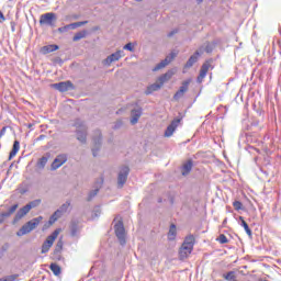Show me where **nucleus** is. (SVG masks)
Returning <instances> with one entry per match:
<instances>
[{
  "instance_id": "obj_1",
  "label": "nucleus",
  "mask_w": 281,
  "mask_h": 281,
  "mask_svg": "<svg viewBox=\"0 0 281 281\" xmlns=\"http://www.w3.org/2000/svg\"><path fill=\"white\" fill-rule=\"evenodd\" d=\"M74 126L76 127V139L80 142V144H87V137H89V128L80 119L75 121Z\"/></svg>"
},
{
  "instance_id": "obj_2",
  "label": "nucleus",
  "mask_w": 281,
  "mask_h": 281,
  "mask_svg": "<svg viewBox=\"0 0 281 281\" xmlns=\"http://www.w3.org/2000/svg\"><path fill=\"white\" fill-rule=\"evenodd\" d=\"M43 222V216L34 217L33 220L26 222L16 233V236H25L34 229L37 228L38 225Z\"/></svg>"
},
{
  "instance_id": "obj_3",
  "label": "nucleus",
  "mask_w": 281,
  "mask_h": 281,
  "mask_svg": "<svg viewBox=\"0 0 281 281\" xmlns=\"http://www.w3.org/2000/svg\"><path fill=\"white\" fill-rule=\"evenodd\" d=\"M131 173V168L128 166H123L120 168L116 181V188L122 190L124 186H126V181H128V175Z\"/></svg>"
},
{
  "instance_id": "obj_4",
  "label": "nucleus",
  "mask_w": 281,
  "mask_h": 281,
  "mask_svg": "<svg viewBox=\"0 0 281 281\" xmlns=\"http://www.w3.org/2000/svg\"><path fill=\"white\" fill-rule=\"evenodd\" d=\"M92 142H93L92 155L93 157H98V151L102 147V131L100 130L93 131Z\"/></svg>"
},
{
  "instance_id": "obj_5",
  "label": "nucleus",
  "mask_w": 281,
  "mask_h": 281,
  "mask_svg": "<svg viewBox=\"0 0 281 281\" xmlns=\"http://www.w3.org/2000/svg\"><path fill=\"white\" fill-rule=\"evenodd\" d=\"M115 236L120 241V245H126V228H124V222L119 221L114 225Z\"/></svg>"
},
{
  "instance_id": "obj_6",
  "label": "nucleus",
  "mask_w": 281,
  "mask_h": 281,
  "mask_svg": "<svg viewBox=\"0 0 281 281\" xmlns=\"http://www.w3.org/2000/svg\"><path fill=\"white\" fill-rule=\"evenodd\" d=\"M58 234H60L59 229H55L43 243L41 254H47L49 249H52L55 240L58 238Z\"/></svg>"
},
{
  "instance_id": "obj_7",
  "label": "nucleus",
  "mask_w": 281,
  "mask_h": 281,
  "mask_svg": "<svg viewBox=\"0 0 281 281\" xmlns=\"http://www.w3.org/2000/svg\"><path fill=\"white\" fill-rule=\"evenodd\" d=\"M56 21H57L56 13L54 12L44 13L40 18V25H49L50 27H54Z\"/></svg>"
},
{
  "instance_id": "obj_8",
  "label": "nucleus",
  "mask_w": 281,
  "mask_h": 281,
  "mask_svg": "<svg viewBox=\"0 0 281 281\" xmlns=\"http://www.w3.org/2000/svg\"><path fill=\"white\" fill-rule=\"evenodd\" d=\"M124 56H125L124 50H116L115 53L109 55L103 60V65H105L106 67H111L113 63H117V60H120L121 58H124Z\"/></svg>"
},
{
  "instance_id": "obj_9",
  "label": "nucleus",
  "mask_w": 281,
  "mask_h": 281,
  "mask_svg": "<svg viewBox=\"0 0 281 281\" xmlns=\"http://www.w3.org/2000/svg\"><path fill=\"white\" fill-rule=\"evenodd\" d=\"M210 69H214V67L212 66V59L206 60L201 69H200V74L198 76V82H203V80L205 79V76H207V71H210Z\"/></svg>"
},
{
  "instance_id": "obj_10",
  "label": "nucleus",
  "mask_w": 281,
  "mask_h": 281,
  "mask_svg": "<svg viewBox=\"0 0 281 281\" xmlns=\"http://www.w3.org/2000/svg\"><path fill=\"white\" fill-rule=\"evenodd\" d=\"M175 58H177V53L171 52L164 60H161L159 64L156 65V67L153 68V71H159V69L168 67V65H170V61L175 60Z\"/></svg>"
},
{
  "instance_id": "obj_11",
  "label": "nucleus",
  "mask_w": 281,
  "mask_h": 281,
  "mask_svg": "<svg viewBox=\"0 0 281 281\" xmlns=\"http://www.w3.org/2000/svg\"><path fill=\"white\" fill-rule=\"evenodd\" d=\"M179 124H181V119H173L165 131V137H172V135L179 127Z\"/></svg>"
},
{
  "instance_id": "obj_12",
  "label": "nucleus",
  "mask_w": 281,
  "mask_h": 281,
  "mask_svg": "<svg viewBox=\"0 0 281 281\" xmlns=\"http://www.w3.org/2000/svg\"><path fill=\"white\" fill-rule=\"evenodd\" d=\"M64 164H67V154H59L56 156L54 161L50 165L52 170H58Z\"/></svg>"
},
{
  "instance_id": "obj_13",
  "label": "nucleus",
  "mask_w": 281,
  "mask_h": 281,
  "mask_svg": "<svg viewBox=\"0 0 281 281\" xmlns=\"http://www.w3.org/2000/svg\"><path fill=\"white\" fill-rule=\"evenodd\" d=\"M53 89H56L61 93H65V91H69L70 89H74V83L71 81H61L58 83H53Z\"/></svg>"
},
{
  "instance_id": "obj_14",
  "label": "nucleus",
  "mask_w": 281,
  "mask_h": 281,
  "mask_svg": "<svg viewBox=\"0 0 281 281\" xmlns=\"http://www.w3.org/2000/svg\"><path fill=\"white\" fill-rule=\"evenodd\" d=\"M16 210H19V204H14L7 212L0 213V225L5 223V218H10V216H12Z\"/></svg>"
},
{
  "instance_id": "obj_15",
  "label": "nucleus",
  "mask_w": 281,
  "mask_h": 281,
  "mask_svg": "<svg viewBox=\"0 0 281 281\" xmlns=\"http://www.w3.org/2000/svg\"><path fill=\"white\" fill-rule=\"evenodd\" d=\"M139 117H142V108L133 109L131 111V125L135 126L139 122Z\"/></svg>"
},
{
  "instance_id": "obj_16",
  "label": "nucleus",
  "mask_w": 281,
  "mask_h": 281,
  "mask_svg": "<svg viewBox=\"0 0 281 281\" xmlns=\"http://www.w3.org/2000/svg\"><path fill=\"white\" fill-rule=\"evenodd\" d=\"M30 211L31 209L27 204L21 207L14 216V223H19V221H21L23 216H27V214H30Z\"/></svg>"
},
{
  "instance_id": "obj_17",
  "label": "nucleus",
  "mask_w": 281,
  "mask_h": 281,
  "mask_svg": "<svg viewBox=\"0 0 281 281\" xmlns=\"http://www.w3.org/2000/svg\"><path fill=\"white\" fill-rule=\"evenodd\" d=\"M193 249L194 248L192 246L182 244V246L180 247V250H179V256H180L181 260H184V258H188V256H190V254H192Z\"/></svg>"
},
{
  "instance_id": "obj_18",
  "label": "nucleus",
  "mask_w": 281,
  "mask_h": 281,
  "mask_svg": "<svg viewBox=\"0 0 281 281\" xmlns=\"http://www.w3.org/2000/svg\"><path fill=\"white\" fill-rule=\"evenodd\" d=\"M199 56H201V52L195 50V53L188 59L187 64L184 65V69H190L193 67L194 64L199 61Z\"/></svg>"
},
{
  "instance_id": "obj_19",
  "label": "nucleus",
  "mask_w": 281,
  "mask_h": 281,
  "mask_svg": "<svg viewBox=\"0 0 281 281\" xmlns=\"http://www.w3.org/2000/svg\"><path fill=\"white\" fill-rule=\"evenodd\" d=\"M61 251H63V239H59L55 246L54 251H53V260H60Z\"/></svg>"
},
{
  "instance_id": "obj_20",
  "label": "nucleus",
  "mask_w": 281,
  "mask_h": 281,
  "mask_svg": "<svg viewBox=\"0 0 281 281\" xmlns=\"http://www.w3.org/2000/svg\"><path fill=\"white\" fill-rule=\"evenodd\" d=\"M189 85V81H184L180 89L175 93L173 100H181V97L184 95V93L188 91Z\"/></svg>"
},
{
  "instance_id": "obj_21",
  "label": "nucleus",
  "mask_w": 281,
  "mask_h": 281,
  "mask_svg": "<svg viewBox=\"0 0 281 281\" xmlns=\"http://www.w3.org/2000/svg\"><path fill=\"white\" fill-rule=\"evenodd\" d=\"M189 85V81H184L180 89L175 93L173 100H181V97L184 95V93L188 91Z\"/></svg>"
},
{
  "instance_id": "obj_22",
  "label": "nucleus",
  "mask_w": 281,
  "mask_h": 281,
  "mask_svg": "<svg viewBox=\"0 0 281 281\" xmlns=\"http://www.w3.org/2000/svg\"><path fill=\"white\" fill-rule=\"evenodd\" d=\"M189 85V81H184L180 89L175 93L173 100H181V97L184 95V93L188 91Z\"/></svg>"
},
{
  "instance_id": "obj_23",
  "label": "nucleus",
  "mask_w": 281,
  "mask_h": 281,
  "mask_svg": "<svg viewBox=\"0 0 281 281\" xmlns=\"http://www.w3.org/2000/svg\"><path fill=\"white\" fill-rule=\"evenodd\" d=\"M189 85V81H184L180 89L175 93L173 100H181V97L184 95V93L188 91Z\"/></svg>"
},
{
  "instance_id": "obj_24",
  "label": "nucleus",
  "mask_w": 281,
  "mask_h": 281,
  "mask_svg": "<svg viewBox=\"0 0 281 281\" xmlns=\"http://www.w3.org/2000/svg\"><path fill=\"white\" fill-rule=\"evenodd\" d=\"M194 166V162L192 160H188L182 165L181 175L182 177H188L190 172H192V167Z\"/></svg>"
},
{
  "instance_id": "obj_25",
  "label": "nucleus",
  "mask_w": 281,
  "mask_h": 281,
  "mask_svg": "<svg viewBox=\"0 0 281 281\" xmlns=\"http://www.w3.org/2000/svg\"><path fill=\"white\" fill-rule=\"evenodd\" d=\"M214 43L206 42L198 49V52H200V55L203 54V52H206V54H212V52H214Z\"/></svg>"
},
{
  "instance_id": "obj_26",
  "label": "nucleus",
  "mask_w": 281,
  "mask_h": 281,
  "mask_svg": "<svg viewBox=\"0 0 281 281\" xmlns=\"http://www.w3.org/2000/svg\"><path fill=\"white\" fill-rule=\"evenodd\" d=\"M175 76V71L173 70H168L166 74L161 75L158 78V82L161 87H164L165 82H168V80H170L172 77Z\"/></svg>"
},
{
  "instance_id": "obj_27",
  "label": "nucleus",
  "mask_w": 281,
  "mask_h": 281,
  "mask_svg": "<svg viewBox=\"0 0 281 281\" xmlns=\"http://www.w3.org/2000/svg\"><path fill=\"white\" fill-rule=\"evenodd\" d=\"M20 148H21V143H19V140H14L12 150L10 151V155H9V161L12 160L13 157H16V153H19Z\"/></svg>"
},
{
  "instance_id": "obj_28",
  "label": "nucleus",
  "mask_w": 281,
  "mask_h": 281,
  "mask_svg": "<svg viewBox=\"0 0 281 281\" xmlns=\"http://www.w3.org/2000/svg\"><path fill=\"white\" fill-rule=\"evenodd\" d=\"M159 89H161V86L159 85V81H157L156 83L147 87L145 94L150 95V93H155V91H159Z\"/></svg>"
},
{
  "instance_id": "obj_29",
  "label": "nucleus",
  "mask_w": 281,
  "mask_h": 281,
  "mask_svg": "<svg viewBox=\"0 0 281 281\" xmlns=\"http://www.w3.org/2000/svg\"><path fill=\"white\" fill-rule=\"evenodd\" d=\"M177 238V225L171 224L168 232V240H175Z\"/></svg>"
},
{
  "instance_id": "obj_30",
  "label": "nucleus",
  "mask_w": 281,
  "mask_h": 281,
  "mask_svg": "<svg viewBox=\"0 0 281 281\" xmlns=\"http://www.w3.org/2000/svg\"><path fill=\"white\" fill-rule=\"evenodd\" d=\"M196 238L194 237V235H188L182 244L194 248Z\"/></svg>"
},
{
  "instance_id": "obj_31",
  "label": "nucleus",
  "mask_w": 281,
  "mask_h": 281,
  "mask_svg": "<svg viewBox=\"0 0 281 281\" xmlns=\"http://www.w3.org/2000/svg\"><path fill=\"white\" fill-rule=\"evenodd\" d=\"M87 31H80L78 33L75 34V36L72 37L74 43H78V41H82V38H87Z\"/></svg>"
},
{
  "instance_id": "obj_32",
  "label": "nucleus",
  "mask_w": 281,
  "mask_h": 281,
  "mask_svg": "<svg viewBox=\"0 0 281 281\" xmlns=\"http://www.w3.org/2000/svg\"><path fill=\"white\" fill-rule=\"evenodd\" d=\"M239 221H240V225L241 227H244L246 234L248 236H251V228H249V224H247V222L245 221V217L244 216H239Z\"/></svg>"
},
{
  "instance_id": "obj_33",
  "label": "nucleus",
  "mask_w": 281,
  "mask_h": 281,
  "mask_svg": "<svg viewBox=\"0 0 281 281\" xmlns=\"http://www.w3.org/2000/svg\"><path fill=\"white\" fill-rule=\"evenodd\" d=\"M58 49V45H46L42 47V53L52 54V52H56Z\"/></svg>"
},
{
  "instance_id": "obj_34",
  "label": "nucleus",
  "mask_w": 281,
  "mask_h": 281,
  "mask_svg": "<svg viewBox=\"0 0 281 281\" xmlns=\"http://www.w3.org/2000/svg\"><path fill=\"white\" fill-rule=\"evenodd\" d=\"M78 232H80V226H78V222L70 223V234L71 236H78Z\"/></svg>"
},
{
  "instance_id": "obj_35",
  "label": "nucleus",
  "mask_w": 281,
  "mask_h": 281,
  "mask_svg": "<svg viewBox=\"0 0 281 281\" xmlns=\"http://www.w3.org/2000/svg\"><path fill=\"white\" fill-rule=\"evenodd\" d=\"M49 269L54 276H60V273H63V269L60 266H58V263H50Z\"/></svg>"
},
{
  "instance_id": "obj_36",
  "label": "nucleus",
  "mask_w": 281,
  "mask_h": 281,
  "mask_svg": "<svg viewBox=\"0 0 281 281\" xmlns=\"http://www.w3.org/2000/svg\"><path fill=\"white\" fill-rule=\"evenodd\" d=\"M87 23H89V21L74 22V23L68 24V29L69 30H78V27H82V25H87Z\"/></svg>"
},
{
  "instance_id": "obj_37",
  "label": "nucleus",
  "mask_w": 281,
  "mask_h": 281,
  "mask_svg": "<svg viewBox=\"0 0 281 281\" xmlns=\"http://www.w3.org/2000/svg\"><path fill=\"white\" fill-rule=\"evenodd\" d=\"M48 160H49V158H47V156H43L42 158H40L37 161V168L40 170L45 169V166H47Z\"/></svg>"
},
{
  "instance_id": "obj_38",
  "label": "nucleus",
  "mask_w": 281,
  "mask_h": 281,
  "mask_svg": "<svg viewBox=\"0 0 281 281\" xmlns=\"http://www.w3.org/2000/svg\"><path fill=\"white\" fill-rule=\"evenodd\" d=\"M41 203H42V200L36 199V200L29 202L26 205L29 206V210H34V207H38V205H41Z\"/></svg>"
},
{
  "instance_id": "obj_39",
  "label": "nucleus",
  "mask_w": 281,
  "mask_h": 281,
  "mask_svg": "<svg viewBox=\"0 0 281 281\" xmlns=\"http://www.w3.org/2000/svg\"><path fill=\"white\" fill-rule=\"evenodd\" d=\"M70 205H71V202H66V203H64V204L58 209L59 213H60V214H65V213L69 210Z\"/></svg>"
},
{
  "instance_id": "obj_40",
  "label": "nucleus",
  "mask_w": 281,
  "mask_h": 281,
  "mask_svg": "<svg viewBox=\"0 0 281 281\" xmlns=\"http://www.w3.org/2000/svg\"><path fill=\"white\" fill-rule=\"evenodd\" d=\"M100 189H94L89 192L87 201H93L94 196H98Z\"/></svg>"
},
{
  "instance_id": "obj_41",
  "label": "nucleus",
  "mask_w": 281,
  "mask_h": 281,
  "mask_svg": "<svg viewBox=\"0 0 281 281\" xmlns=\"http://www.w3.org/2000/svg\"><path fill=\"white\" fill-rule=\"evenodd\" d=\"M217 240L221 245H227V243H229V239H227V236H225L224 234H221Z\"/></svg>"
},
{
  "instance_id": "obj_42",
  "label": "nucleus",
  "mask_w": 281,
  "mask_h": 281,
  "mask_svg": "<svg viewBox=\"0 0 281 281\" xmlns=\"http://www.w3.org/2000/svg\"><path fill=\"white\" fill-rule=\"evenodd\" d=\"M122 126H124V121L117 120V121L114 123L113 128H114V131H117V130L122 128Z\"/></svg>"
},
{
  "instance_id": "obj_43",
  "label": "nucleus",
  "mask_w": 281,
  "mask_h": 281,
  "mask_svg": "<svg viewBox=\"0 0 281 281\" xmlns=\"http://www.w3.org/2000/svg\"><path fill=\"white\" fill-rule=\"evenodd\" d=\"M233 207L238 212L240 210H243V202L240 201H235L233 202Z\"/></svg>"
},
{
  "instance_id": "obj_44",
  "label": "nucleus",
  "mask_w": 281,
  "mask_h": 281,
  "mask_svg": "<svg viewBox=\"0 0 281 281\" xmlns=\"http://www.w3.org/2000/svg\"><path fill=\"white\" fill-rule=\"evenodd\" d=\"M19 279V274H10L4 277V281H16Z\"/></svg>"
},
{
  "instance_id": "obj_45",
  "label": "nucleus",
  "mask_w": 281,
  "mask_h": 281,
  "mask_svg": "<svg viewBox=\"0 0 281 281\" xmlns=\"http://www.w3.org/2000/svg\"><path fill=\"white\" fill-rule=\"evenodd\" d=\"M123 49H126L127 52H135L132 43H127L125 46H123Z\"/></svg>"
},
{
  "instance_id": "obj_46",
  "label": "nucleus",
  "mask_w": 281,
  "mask_h": 281,
  "mask_svg": "<svg viewBox=\"0 0 281 281\" xmlns=\"http://www.w3.org/2000/svg\"><path fill=\"white\" fill-rule=\"evenodd\" d=\"M68 30H69V24L59 27V29H58V32H59L60 34H65V32H67Z\"/></svg>"
},
{
  "instance_id": "obj_47",
  "label": "nucleus",
  "mask_w": 281,
  "mask_h": 281,
  "mask_svg": "<svg viewBox=\"0 0 281 281\" xmlns=\"http://www.w3.org/2000/svg\"><path fill=\"white\" fill-rule=\"evenodd\" d=\"M57 221H58V220H57L56 215H52V216L49 217L48 223H49V225H54V223L57 222Z\"/></svg>"
},
{
  "instance_id": "obj_48",
  "label": "nucleus",
  "mask_w": 281,
  "mask_h": 281,
  "mask_svg": "<svg viewBox=\"0 0 281 281\" xmlns=\"http://www.w3.org/2000/svg\"><path fill=\"white\" fill-rule=\"evenodd\" d=\"M53 216H55V218L58 220V218H60L63 216V213H60V211L57 210V211L54 212Z\"/></svg>"
},
{
  "instance_id": "obj_49",
  "label": "nucleus",
  "mask_w": 281,
  "mask_h": 281,
  "mask_svg": "<svg viewBox=\"0 0 281 281\" xmlns=\"http://www.w3.org/2000/svg\"><path fill=\"white\" fill-rule=\"evenodd\" d=\"M179 31L178 30H173L171 32L168 33V37L171 38V36H175V34H177Z\"/></svg>"
},
{
  "instance_id": "obj_50",
  "label": "nucleus",
  "mask_w": 281,
  "mask_h": 281,
  "mask_svg": "<svg viewBox=\"0 0 281 281\" xmlns=\"http://www.w3.org/2000/svg\"><path fill=\"white\" fill-rule=\"evenodd\" d=\"M3 21H5V15L0 11V23H3Z\"/></svg>"
},
{
  "instance_id": "obj_51",
  "label": "nucleus",
  "mask_w": 281,
  "mask_h": 281,
  "mask_svg": "<svg viewBox=\"0 0 281 281\" xmlns=\"http://www.w3.org/2000/svg\"><path fill=\"white\" fill-rule=\"evenodd\" d=\"M3 135H5V127H2V130L0 131V137H3Z\"/></svg>"
},
{
  "instance_id": "obj_52",
  "label": "nucleus",
  "mask_w": 281,
  "mask_h": 281,
  "mask_svg": "<svg viewBox=\"0 0 281 281\" xmlns=\"http://www.w3.org/2000/svg\"><path fill=\"white\" fill-rule=\"evenodd\" d=\"M8 247H10V245L5 244L2 249L5 251V249H8Z\"/></svg>"
},
{
  "instance_id": "obj_53",
  "label": "nucleus",
  "mask_w": 281,
  "mask_h": 281,
  "mask_svg": "<svg viewBox=\"0 0 281 281\" xmlns=\"http://www.w3.org/2000/svg\"><path fill=\"white\" fill-rule=\"evenodd\" d=\"M202 2L203 0H196L198 5H201Z\"/></svg>"
},
{
  "instance_id": "obj_54",
  "label": "nucleus",
  "mask_w": 281,
  "mask_h": 281,
  "mask_svg": "<svg viewBox=\"0 0 281 281\" xmlns=\"http://www.w3.org/2000/svg\"><path fill=\"white\" fill-rule=\"evenodd\" d=\"M158 203H161V199L158 200Z\"/></svg>"
},
{
  "instance_id": "obj_55",
  "label": "nucleus",
  "mask_w": 281,
  "mask_h": 281,
  "mask_svg": "<svg viewBox=\"0 0 281 281\" xmlns=\"http://www.w3.org/2000/svg\"><path fill=\"white\" fill-rule=\"evenodd\" d=\"M260 281H267V280H260Z\"/></svg>"
},
{
  "instance_id": "obj_56",
  "label": "nucleus",
  "mask_w": 281,
  "mask_h": 281,
  "mask_svg": "<svg viewBox=\"0 0 281 281\" xmlns=\"http://www.w3.org/2000/svg\"><path fill=\"white\" fill-rule=\"evenodd\" d=\"M136 1H142V0H136Z\"/></svg>"
}]
</instances>
